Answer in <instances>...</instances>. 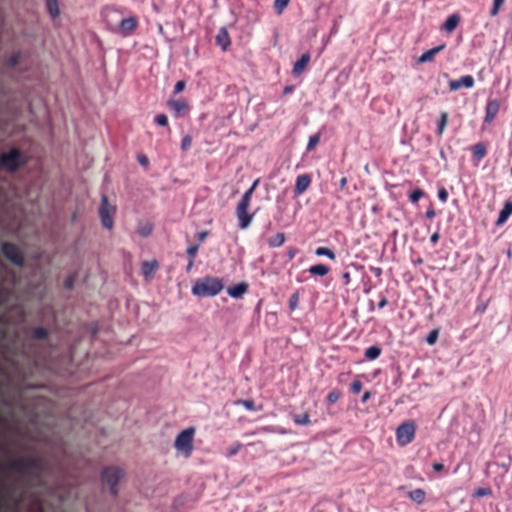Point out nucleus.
<instances>
[{"label": "nucleus", "instance_id": "8fccbe9b", "mask_svg": "<svg viewBox=\"0 0 512 512\" xmlns=\"http://www.w3.org/2000/svg\"><path fill=\"white\" fill-rule=\"evenodd\" d=\"M186 83L183 80L178 81L174 86V94H178L185 89Z\"/></svg>", "mask_w": 512, "mask_h": 512}, {"label": "nucleus", "instance_id": "69168bd1", "mask_svg": "<svg viewBox=\"0 0 512 512\" xmlns=\"http://www.w3.org/2000/svg\"><path fill=\"white\" fill-rule=\"evenodd\" d=\"M293 89H294V87H293V86H286V87L284 88V91H283V92H284V94H289V93H291V92L293 91Z\"/></svg>", "mask_w": 512, "mask_h": 512}, {"label": "nucleus", "instance_id": "2eb2a0df", "mask_svg": "<svg viewBox=\"0 0 512 512\" xmlns=\"http://www.w3.org/2000/svg\"><path fill=\"white\" fill-rule=\"evenodd\" d=\"M159 267V263L156 260L144 261L141 266L142 274L146 280H151L154 273Z\"/></svg>", "mask_w": 512, "mask_h": 512}, {"label": "nucleus", "instance_id": "c03bdc74", "mask_svg": "<svg viewBox=\"0 0 512 512\" xmlns=\"http://www.w3.org/2000/svg\"><path fill=\"white\" fill-rule=\"evenodd\" d=\"M152 232V226L149 225V224H146L144 226H141L139 227L138 229V233L143 236V237H146V236H149Z\"/></svg>", "mask_w": 512, "mask_h": 512}, {"label": "nucleus", "instance_id": "f3484780", "mask_svg": "<svg viewBox=\"0 0 512 512\" xmlns=\"http://www.w3.org/2000/svg\"><path fill=\"white\" fill-rule=\"evenodd\" d=\"M310 62V54L309 53H304L300 59H298L294 66H293V70H292V73L294 76H299L303 73V71L307 68L308 64Z\"/></svg>", "mask_w": 512, "mask_h": 512}, {"label": "nucleus", "instance_id": "9b49d317", "mask_svg": "<svg viewBox=\"0 0 512 512\" xmlns=\"http://www.w3.org/2000/svg\"><path fill=\"white\" fill-rule=\"evenodd\" d=\"M167 106L174 113L176 117H183L189 113L190 106L184 99L169 100Z\"/></svg>", "mask_w": 512, "mask_h": 512}, {"label": "nucleus", "instance_id": "72a5a7b5", "mask_svg": "<svg viewBox=\"0 0 512 512\" xmlns=\"http://www.w3.org/2000/svg\"><path fill=\"white\" fill-rule=\"evenodd\" d=\"M320 133H316V134H313L309 137V141H308V144H307V151H312L316 148V146L319 144L320 142Z\"/></svg>", "mask_w": 512, "mask_h": 512}, {"label": "nucleus", "instance_id": "412c9836", "mask_svg": "<svg viewBox=\"0 0 512 512\" xmlns=\"http://www.w3.org/2000/svg\"><path fill=\"white\" fill-rule=\"evenodd\" d=\"M445 45H439L437 47H434L432 49H429L425 51L419 58L418 63H426L431 62L434 57L444 49Z\"/></svg>", "mask_w": 512, "mask_h": 512}, {"label": "nucleus", "instance_id": "aec40b11", "mask_svg": "<svg viewBox=\"0 0 512 512\" xmlns=\"http://www.w3.org/2000/svg\"><path fill=\"white\" fill-rule=\"evenodd\" d=\"M512 215V200H507L504 203L503 208L499 212L498 219L496 221V225H503L508 218Z\"/></svg>", "mask_w": 512, "mask_h": 512}, {"label": "nucleus", "instance_id": "864d4df0", "mask_svg": "<svg viewBox=\"0 0 512 512\" xmlns=\"http://www.w3.org/2000/svg\"><path fill=\"white\" fill-rule=\"evenodd\" d=\"M362 389V383L359 380H354V394H357Z\"/></svg>", "mask_w": 512, "mask_h": 512}, {"label": "nucleus", "instance_id": "de8ad7c7", "mask_svg": "<svg viewBox=\"0 0 512 512\" xmlns=\"http://www.w3.org/2000/svg\"><path fill=\"white\" fill-rule=\"evenodd\" d=\"M438 198L441 202H446L448 199V192L444 187L438 189Z\"/></svg>", "mask_w": 512, "mask_h": 512}, {"label": "nucleus", "instance_id": "ddd939ff", "mask_svg": "<svg viewBox=\"0 0 512 512\" xmlns=\"http://www.w3.org/2000/svg\"><path fill=\"white\" fill-rule=\"evenodd\" d=\"M474 78L471 75H464L460 79L450 80L449 89L451 91L459 90L462 87L472 88L474 86Z\"/></svg>", "mask_w": 512, "mask_h": 512}, {"label": "nucleus", "instance_id": "338daca9", "mask_svg": "<svg viewBox=\"0 0 512 512\" xmlns=\"http://www.w3.org/2000/svg\"><path fill=\"white\" fill-rule=\"evenodd\" d=\"M346 182H347V179H346V178H342V179H341V185H342V186H343V185H345V184H346Z\"/></svg>", "mask_w": 512, "mask_h": 512}, {"label": "nucleus", "instance_id": "f257e3e1", "mask_svg": "<svg viewBox=\"0 0 512 512\" xmlns=\"http://www.w3.org/2000/svg\"><path fill=\"white\" fill-rule=\"evenodd\" d=\"M7 469L42 485V475L44 471V461L39 457H19L7 463Z\"/></svg>", "mask_w": 512, "mask_h": 512}, {"label": "nucleus", "instance_id": "7ed1b4c3", "mask_svg": "<svg viewBox=\"0 0 512 512\" xmlns=\"http://www.w3.org/2000/svg\"><path fill=\"white\" fill-rule=\"evenodd\" d=\"M259 184V179H256L251 187L243 194L241 200L237 204L236 207V216L239 221V228L240 229H247L254 217V214L248 213V208L250 206V202L252 199V195L256 189V187Z\"/></svg>", "mask_w": 512, "mask_h": 512}, {"label": "nucleus", "instance_id": "e433bc0d", "mask_svg": "<svg viewBox=\"0 0 512 512\" xmlns=\"http://www.w3.org/2000/svg\"><path fill=\"white\" fill-rule=\"evenodd\" d=\"M439 337V329H433L429 332V334L426 336V342L429 345H434Z\"/></svg>", "mask_w": 512, "mask_h": 512}, {"label": "nucleus", "instance_id": "0e129e2a", "mask_svg": "<svg viewBox=\"0 0 512 512\" xmlns=\"http://www.w3.org/2000/svg\"><path fill=\"white\" fill-rule=\"evenodd\" d=\"M193 264H194V259H189L188 265L186 267L187 272H189L192 269Z\"/></svg>", "mask_w": 512, "mask_h": 512}, {"label": "nucleus", "instance_id": "6ab92c4d", "mask_svg": "<svg viewBox=\"0 0 512 512\" xmlns=\"http://www.w3.org/2000/svg\"><path fill=\"white\" fill-rule=\"evenodd\" d=\"M472 160L474 162H480L487 154V145L483 142H479L471 147Z\"/></svg>", "mask_w": 512, "mask_h": 512}, {"label": "nucleus", "instance_id": "4c0bfd02", "mask_svg": "<svg viewBox=\"0 0 512 512\" xmlns=\"http://www.w3.org/2000/svg\"><path fill=\"white\" fill-rule=\"evenodd\" d=\"M492 494V490L489 487H479L474 490L473 496L474 497H485L490 496Z\"/></svg>", "mask_w": 512, "mask_h": 512}, {"label": "nucleus", "instance_id": "ea45409f", "mask_svg": "<svg viewBox=\"0 0 512 512\" xmlns=\"http://www.w3.org/2000/svg\"><path fill=\"white\" fill-rule=\"evenodd\" d=\"M505 0H493V7L490 10L491 16H496L499 13L501 6L504 4Z\"/></svg>", "mask_w": 512, "mask_h": 512}, {"label": "nucleus", "instance_id": "5fc2aeb1", "mask_svg": "<svg viewBox=\"0 0 512 512\" xmlns=\"http://www.w3.org/2000/svg\"><path fill=\"white\" fill-rule=\"evenodd\" d=\"M207 236H208V231H201L197 234V239L199 242H202L206 239Z\"/></svg>", "mask_w": 512, "mask_h": 512}, {"label": "nucleus", "instance_id": "a211bd4d", "mask_svg": "<svg viewBox=\"0 0 512 512\" xmlns=\"http://www.w3.org/2000/svg\"><path fill=\"white\" fill-rule=\"evenodd\" d=\"M249 285L246 282H241L236 285L230 286L227 289V293L232 298H241L247 291H248Z\"/></svg>", "mask_w": 512, "mask_h": 512}, {"label": "nucleus", "instance_id": "bf43d9fd", "mask_svg": "<svg viewBox=\"0 0 512 512\" xmlns=\"http://www.w3.org/2000/svg\"><path fill=\"white\" fill-rule=\"evenodd\" d=\"M387 303H388V301H387L386 297H382L380 299V301L378 302L377 306H378L379 309H382V308H384L387 305Z\"/></svg>", "mask_w": 512, "mask_h": 512}, {"label": "nucleus", "instance_id": "052dcab7", "mask_svg": "<svg viewBox=\"0 0 512 512\" xmlns=\"http://www.w3.org/2000/svg\"><path fill=\"white\" fill-rule=\"evenodd\" d=\"M138 160H139V163L142 164V165H147L148 164V159H147L146 156H140L138 158Z\"/></svg>", "mask_w": 512, "mask_h": 512}, {"label": "nucleus", "instance_id": "39448f33", "mask_svg": "<svg viewBox=\"0 0 512 512\" xmlns=\"http://www.w3.org/2000/svg\"><path fill=\"white\" fill-rule=\"evenodd\" d=\"M195 432L194 427H188L181 431L175 439V449L185 458H189L192 455Z\"/></svg>", "mask_w": 512, "mask_h": 512}, {"label": "nucleus", "instance_id": "f8f14e48", "mask_svg": "<svg viewBox=\"0 0 512 512\" xmlns=\"http://www.w3.org/2000/svg\"><path fill=\"white\" fill-rule=\"evenodd\" d=\"M500 110V100L488 99L485 107L484 123L490 124L497 116Z\"/></svg>", "mask_w": 512, "mask_h": 512}, {"label": "nucleus", "instance_id": "6e6d98bb", "mask_svg": "<svg viewBox=\"0 0 512 512\" xmlns=\"http://www.w3.org/2000/svg\"><path fill=\"white\" fill-rule=\"evenodd\" d=\"M73 284H74V277L73 276H70L68 277L66 280H65V287L70 289L73 287Z\"/></svg>", "mask_w": 512, "mask_h": 512}, {"label": "nucleus", "instance_id": "2f4dec72", "mask_svg": "<svg viewBox=\"0 0 512 512\" xmlns=\"http://www.w3.org/2000/svg\"><path fill=\"white\" fill-rule=\"evenodd\" d=\"M290 0H275L274 1V10L276 14L281 15L284 10L288 7Z\"/></svg>", "mask_w": 512, "mask_h": 512}, {"label": "nucleus", "instance_id": "473e14b6", "mask_svg": "<svg viewBox=\"0 0 512 512\" xmlns=\"http://www.w3.org/2000/svg\"><path fill=\"white\" fill-rule=\"evenodd\" d=\"M32 336L34 339L37 340H44L48 337V330L43 327H38L33 329Z\"/></svg>", "mask_w": 512, "mask_h": 512}, {"label": "nucleus", "instance_id": "0eeeda50", "mask_svg": "<svg viewBox=\"0 0 512 512\" xmlns=\"http://www.w3.org/2000/svg\"><path fill=\"white\" fill-rule=\"evenodd\" d=\"M117 11L115 9H107L106 10V18H109L110 15L116 14ZM107 23L110 26V28L122 34L123 36L130 35L138 26V20L136 17H128L123 18L119 21L118 24L113 25L109 19H107Z\"/></svg>", "mask_w": 512, "mask_h": 512}, {"label": "nucleus", "instance_id": "b1692460", "mask_svg": "<svg viewBox=\"0 0 512 512\" xmlns=\"http://www.w3.org/2000/svg\"><path fill=\"white\" fill-rule=\"evenodd\" d=\"M408 497L417 504H422L425 501L426 493L423 489L417 488L408 493Z\"/></svg>", "mask_w": 512, "mask_h": 512}, {"label": "nucleus", "instance_id": "09e8293b", "mask_svg": "<svg viewBox=\"0 0 512 512\" xmlns=\"http://www.w3.org/2000/svg\"><path fill=\"white\" fill-rule=\"evenodd\" d=\"M198 249H199L198 245H192V246L188 247L187 255H188L189 259L195 258L196 254L198 252Z\"/></svg>", "mask_w": 512, "mask_h": 512}, {"label": "nucleus", "instance_id": "a878e982", "mask_svg": "<svg viewBox=\"0 0 512 512\" xmlns=\"http://www.w3.org/2000/svg\"><path fill=\"white\" fill-rule=\"evenodd\" d=\"M448 123V113L447 112H441L440 117L437 121V129L436 133L438 136H442L446 126Z\"/></svg>", "mask_w": 512, "mask_h": 512}, {"label": "nucleus", "instance_id": "774afa93", "mask_svg": "<svg viewBox=\"0 0 512 512\" xmlns=\"http://www.w3.org/2000/svg\"><path fill=\"white\" fill-rule=\"evenodd\" d=\"M440 155H441L442 158H445V155H444L443 151L440 152Z\"/></svg>", "mask_w": 512, "mask_h": 512}, {"label": "nucleus", "instance_id": "f03ea898", "mask_svg": "<svg viewBox=\"0 0 512 512\" xmlns=\"http://www.w3.org/2000/svg\"><path fill=\"white\" fill-rule=\"evenodd\" d=\"M224 288L222 279L206 276L198 279L192 286V294L198 297H213L219 294Z\"/></svg>", "mask_w": 512, "mask_h": 512}, {"label": "nucleus", "instance_id": "680f3d73", "mask_svg": "<svg viewBox=\"0 0 512 512\" xmlns=\"http://www.w3.org/2000/svg\"><path fill=\"white\" fill-rule=\"evenodd\" d=\"M370 398V392H365L362 397H361V401L363 403H365L368 399Z\"/></svg>", "mask_w": 512, "mask_h": 512}, {"label": "nucleus", "instance_id": "4be33fe9", "mask_svg": "<svg viewBox=\"0 0 512 512\" xmlns=\"http://www.w3.org/2000/svg\"><path fill=\"white\" fill-rule=\"evenodd\" d=\"M459 22H460V16L458 14L454 13L447 17V19L445 20V22L443 24V29L446 30L447 32H452L453 30L456 29Z\"/></svg>", "mask_w": 512, "mask_h": 512}, {"label": "nucleus", "instance_id": "79ce46f5", "mask_svg": "<svg viewBox=\"0 0 512 512\" xmlns=\"http://www.w3.org/2000/svg\"><path fill=\"white\" fill-rule=\"evenodd\" d=\"M299 303V295L298 293H294L289 299V308L290 310H295Z\"/></svg>", "mask_w": 512, "mask_h": 512}, {"label": "nucleus", "instance_id": "37998d69", "mask_svg": "<svg viewBox=\"0 0 512 512\" xmlns=\"http://www.w3.org/2000/svg\"><path fill=\"white\" fill-rule=\"evenodd\" d=\"M340 398V392L334 390V391H331L328 396H327V401L330 403V404H334L336 403Z\"/></svg>", "mask_w": 512, "mask_h": 512}, {"label": "nucleus", "instance_id": "4d7b16f0", "mask_svg": "<svg viewBox=\"0 0 512 512\" xmlns=\"http://www.w3.org/2000/svg\"><path fill=\"white\" fill-rule=\"evenodd\" d=\"M439 238H440L439 233H438V232H435L434 234H432V235L430 236V242H431L433 245H435V244L438 242Z\"/></svg>", "mask_w": 512, "mask_h": 512}, {"label": "nucleus", "instance_id": "58836bf2", "mask_svg": "<svg viewBox=\"0 0 512 512\" xmlns=\"http://www.w3.org/2000/svg\"><path fill=\"white\" fill-rule=\"evenodd\" d=\"M424 196V192L423 190L417 188L415 190H413L410 195H409V200L412 202V203H417L420 198H422Z\"/></svg>", "mask_w": 512, "mask_h": 512}, {"label": "nucleus", "instance_id": "cd10ccee", "mask_svg": "<svg viewBox=\"0 0 512 512\" xmlns=\"http://www.w3.org/2000/svg\"><path fill=\"white\" fill-rule=\"evenodd\" d=\"M381 351L378 345H372L365 350L364 355L368 360H375L380 356Z\"/></svg>", "mask_w": 512, "mask_h": 512}, {"label": "nucleus", "instance_id": "13d9d810", "mask_svg": "<svg viewBox=\"0 0 512 512\" xmlns=\"http://www.w3.org/2000/svg\"><path fill=\"white\" fill-rule=\"evenodd\" d=\"M297 253V249L296 248H289L288 251H287V255H288V258L289 259H293L295 257Z\"/></svg>", "mask_w": 512, "mask_h": 512}, {"label": "nucleus", "instance_id": "7c9ffc66", "mask_svg": "<svg viewBox=\"0 0 512 512\" xmlns=\"http://www.w3.org/2000/svg\"><path fill=\"white\" fill-rule=\"evenodd\" d=\"M293 421L297 425H308L311 422L310 416L308 413L295 414L293 416Z\"/></svg>", "mask_w": 512, "mask_h": 512}, {"label": "nucleus", "instance_id": "20e7f679", "mask_svg": "<svg viewBox=\"0 0 512 512\" xmlns=\"http://www.w3.org/2000/svg\"><path fill=\"white\" fill-rule=\"evenodd\" d=\"M27 163V157L18 149L11 148L7 153L0 154V168L13 173Z\"/></svg>", "mask_w": 512, "mask_h": 512}, {"label": "nucleus", "instance_id": "603ef678", "mask_svg": "<svg viewBox=\"0 0 512 512\" xmlns=\"http://www.w3.org/2000/svg\"><path fill=\"white\" fill-rule=\"evenodd\" d=\"M432 467L435 472H442L445 469V466L442 463H434Z\"/></svg>", "mask_w": 512, "mask_h": 512}, {"label": "nucleus", "instance_id": "f704fd0d", "mask_svg": "<svg viewBox=\"0 0 512 512\" xmlns=\"http://www.w3.org/2000/svg\"><path fill=\"white\" fill-rule=\"evenodd\" d=\"M242 444L238 441L234 442L226 451L227 457L235 456L242 448Z\"/></svg>", "mask_w": 512, "mask_h": 512}, {"label": "nucleus", "instance_id": "4468645a", "mask_svg": "<svg viewBox=\"0 0 512 512\" xmlns=\"http://www.w3.org/2000/svg\"><path fill=\"white\" fill-rule=\"evenodd\" d=\"M311 184V176L309 174H301L296 178V184L294 188L295 196L302 195Z\"/></svg>", "mask_w": 512, "mask_h": 512}, {"label": "nucleus", "instance_id": "bb28decb", "mask_svg": "<svg viewBox=\"0 0 512 512\" xmlns=\"http://www.w3.org/2000/svg\"><path fill=\"white\" fill-rule=\"evenodd\" d=\"M330 268L324 264L313 265L309 268V272L312 275L325 276L329 273Z\"/></svg>", "mask_w": 512, "mask_h": 512}, {"label": "nucleus", "instance_id": "393cba45", "mask_svg": "<svg viewBox=\"0 0 512 512\" xmlns=\"http://www.w3.org/2000/svg\"><path fill=\"white\" fill-rule=\"evenodd\" d=\"M27 512H44L42 499L35 496L27 507Z\"/></svg>", "mask_w": 512, "mask_h": 512}, {"label": "nucleus", "instance_id": "a18cd8bd", "mask_svg": "<svg viewBox=\"0 0 512 512\" xmlns=\"http://www.w3.org/2000/svg\"><path fill=\"white\" fill-rule=\"evenodd\" d=\"M155 123L160 126H167L168 118L165 114H159L155 117Z\"/></svg>", "mask_w": 512, "mask_h": 512}, {"label": "nucleus", "instance_id": "c85d7f7f", "mask_svg": "<svg viewBox=\"0 0 512 512\" xmlns=\"http://www.w3.org/2000/svg\"><path fill=\"white\" fill-rule=\"evenodd\" d=\"M46 5L49 14L52 18H57L60 14L57 0H46Z\"/></svg>", "mask_w": 512, "mask_h": 512}, {"label": "nucleus", "instance_id": "9d476101", "mask_svg": "<svg viewBox=\"0 0 512 512\" xmlns=\"http://www.w3.org/2000/svg\"><path fill=\"white\" fill-rule=\"evenodd\" d=\"M415 424L412 421L402 423L396 430V439L399 445L411 443L415 437Z\"/></svg>", "mask_w": 512, "mask_h": 512}, {"label": "nucleus", "instance_id": "49530a36", "mask_svg": "<svg viewBox=\"0 0 512 512\" xmlns=\"http://www.w3.org/2000/svg\"><path fill=\"white\" fill-rule=\"evenodd\" d=\"M191 144H192V138L189 135H186L183 137V139L181 141V148L183 150H187L191 147Z\"/></svg>", "mask_w": 512, "mask_h": 512}, {"label": "nucleus", "instance_id": "c756f323", "mask_svg": "<svg viewBox=\"0 0 512 512\" xmlns=\"http://www.w3.org/2000/svg\"><path fill=\"white\" fill-rule=\"evenodd\" d=\"M236 404L237 405H242L243 407H245L249 411H260L262 409L261 406L256 407L255 403H254V401L252 399L238 400V401H236Z\"/></svg>", "mask_w": 512, "mask_h": 512}, {"label": "nucleus", "instance_id": "5701e85b", "mask_svg": "<svg viewBox=\"0 0 512 512\" xmlns=\"http://www.w3.org/2000/svg\"><path fill=\"white\" fill-rule=\"evenodd\" d=\"M285 239V234L283 232H278L274 236H271L267 239V244L270 248H277L284 244Z\"/></svg>", "mask_w": 512, "mask_h": 512}, {"label": "nucleus", "instance_id": "6e6552de", "mask_svg": "<svg viewBox=\"0 0 512 512\" xmlns=\"http://www.w3.org/2000/svg\"><path fill=\"white\" fill-rule=\"evenodd\" d=\"M1 251L3 256L12 264L18 267L24 266V255L16 244L12 242H3L1 245Z\"/></svg>", "mask_w": 512, "mask_h": 512}, {"label": "nucleus", "instance_id": "dca6fc26", "mask_svg": "<svg viewBox=\"0 0 512 512\" xmlns=\"http://www.w3.org/2000/svg\"><path fill=\"white\" fill-rule=\"evenodd\" d=\"M216 44L222 48V50H227V48L231 44L230 35L225 27L219 29L216 38Z\"/></svg>", "mask_w": 512, "mask_h": 512}, {"label": "nucleus", "instance_id": "1a4fd4ad", "mask_svg": "<svg viewBox=\"0 0 512 512\" xmlns=\"http://www.w3.org/2000/svg\"><path fill=\"white\" fill-rule=\"evenodd\" d=\"M116 208L115 206L111 205L108 201V197L106 195L102 196L101 199V206L99 209V215L101 219L102 226L106 229H112L113 228V217L115 215Z\"/></svg>", "mask_w": 512, "mask_h": 512}, {"label": "nucleus", "instance_id": "e2e57ef3", "mask_svg": "<svg viewBox=\"0 0 512 512\" xmlns=\"http://www.w3.org/2000/svg\"><path fill=\"white\" fill-rule=\"evenodd\" d=\"M343 279L345 281V284H348L350 282V273L349 272H345L343 274Z\"/></svg>", "mask_w": 512, "mask_h": 512}, {"label": "nucleus", "instance_id": "423d86ee", "mask_svg": "<svg viewBox=\"0 0 512 512\" xmlns=\"http://www.w3.org/2000/svg\"><path fill=\"white\" fill-rule=\"evenodd\" d=\"M125 476V472L123 469L115 466L107 467L103 470L101 475L102 483L105 486L109 487L110 493L113 496H117L118 494V488L117 484L118 482L123 479Z\"/></svg>", "mask_w": 512, "mask_h": 512}, {"label": "nucleus", "instance_id": "3c124183", "mask_svg": "<svg viewBox=\"0 0 512 512\" xmlns=\"http://www.w3.org/2000/svg\"><path fill=\"white\" fill-rule=\"evenodd\" d=\"M436 213L432 205L429 206V208L426 211V217L429 219H433L435 217Z\"/></svg>", "mask_w": 512, "mask_h": 512}, {"label": "nucleus", "instance_id": "a19ab883", "mask_svg": "<svg viewBox=\"0 0 512 512\" xmlns=\"http://www.w3.org/2000/svg\"><path fill=\"white\" fill-rule=\"evenodd\" d=\"M20 61V53H14L12 54L8 60H7V65L9 67H15Z\"/></svg>", "mask_w": 512, "mask_h": 512}, {"label": "nucleus", "instance_id": "c9c22d12", "mask_svg": "<svg viewBox=\"0 0 512 512\" xmlns=\"http://www.w3.org/2000/svg\"><path fill=\"white\" fill-rule=\"evenodd\" d=\"M317 256H327L330 259L335 258L334 252L327 247H318L315 251Z\"/></svg>", "mask_w": 512, "mask_h": 512}]
</instances>
